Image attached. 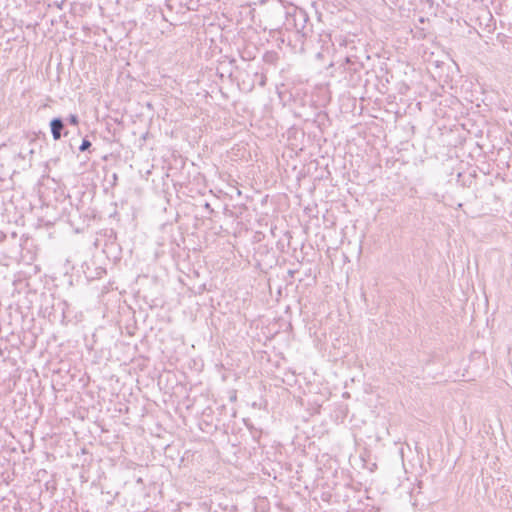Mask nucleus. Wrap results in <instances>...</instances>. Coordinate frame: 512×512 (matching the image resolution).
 Returning a JSON list of instances; mask_svg holds the SVG:
<instances>
[{"mask_svg":"<svg viewBox=\"0 0 512 512\" xmlns=\"http://www.w3.org/2000/svg\"><path fill=\"white\" fill-rule=\"evenodd\" d=\"M50 126H51V132H52L53 138L55 140L60 139L61 138V132H62V129L64 127V124H63L62 120L60 118H54L51 121Z\"/></svg>","mask_w":512,"mask_h":512,"instance_id":"obj_1","label":"nucleus"},{"mask_svg":"<svg viewBox=\"0 0 512 512\" xmlns=\"http://www.w3.org/2000/svg\"><path fill=\"white\" fill-rule=\"evenodd\" d=\"M91 146V142L87 139H83L82 144L80 145V151H85Z\"/></svg>","mask_w":512,"mask_h":512,"instance_id":"obj_2","label":"nucleus"},{"mask_svg":"<svg viewBox=\"0 0 512 512\" xmlns=\"http://www.w3.org/2000/svg\"><path fill=\"white\" fill-rule=\"evenodd\" d=\"M69 122L71 124H73V125H77L78 124V117L76 115H70Z\"/></svg>","mask_w":512,"mask_h":512,"instance_id":"obj_3","label":"nucleus"}]
</instances>
